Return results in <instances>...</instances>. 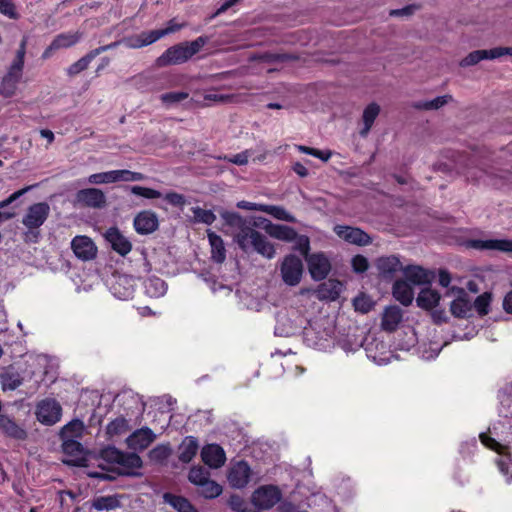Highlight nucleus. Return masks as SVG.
I'll use <instances>...</instances> for the list:
<instances>
[{
	"instance_id": "53",
	"label": "nucleus",
	"mask_w": 512,
	"mask_h": 512,
	"mask_svg": "<svg viewBox=\"0 0 512 512\" xmlns=\"http://www.w3.org/2000/svg\"><path fill=\"white\" fill-rule=\"evenodd\" d=\"M0 13L13 20L20 17V14L12 0H0Z\"/></svg>"
},
{
	"instance_id": "1",
	"label": "nucleus",
	"mask_w": 512,
	"mask_h": 512,
	"mask_svg": "<svg viewBox=\"0 0 512 512\" xmlns=\"http://www.w3.org/2000/svg\"><path fill=\"white\" fill-rule=\"evenodd\" d=\"M220 216L232 229L233 240L243 252H257L267 259L275 257L274 245L255 229L256 223L251 219L243 218L240 214L230 211H222Z\"/></svg>"
},
{
	"instance_id": "57",
	"label": "nucleus",
	"mask_w": 512,
	"mask_h": 512,
	"mask_svg": "<svg viewBox=\"0 0 512 512\" xmlns=\"http://www.w3.org/2000/svg\"><path fill=\"white\" fill-rule=\"evenodd\" d=\"M353 305L356 311L367 313L372 309V301L365 295H360L353 300Z\"/></svg>"
},
{
	"instance_id": "52",
	"label": "nucleus",
	"mask_w": 512,
	"mask_h": 512,
	"mask_svg": "<svg viewBox=\"0 0 512 512\" xmlns=\"http://www.w3.org/2000/svg\"><path fill=\"white\" fill-rule=\"evenodd\" d=\"M189 94L183 91L164 93L160 96L163 104L171 106L187 99Z\"/></svg>"
},
{
	"instance_id": "50",
	"label": "nucleus",
	"mask_w": 512,
	"mask_h": 512,
	"mask_svg": "<svg viewBox=\"0 0 512 512\" xmlns=\"http://www.w3.org/2000/svg\"><path fill=\"white\" fill-rule=\"evenodd\" d=\"M1 384L4 390H15L22 384V378L17 373L1 375Z\"/></svg>"
},
{
	"instance_id": "62",
	"label": "nucleus",
	"mask_w": 512,
	"mask_h": 512,
	"mask_svg": "<svg viewBox=\"0 0 512 512\" xmlns=\"http://www.w3.org/2000/svg\"><path fill=\"white\" fill-rule=\"evenodd\" d=\"M121 43L130 49H139L144 47L141 41L140 34L125 37L121 40Z\"/></svg>"
},
{
	"instance_id": "7",
	"label": "nucleus",
	"mask_w": 512,
	"mask_h": 512,
	"mask_svg": "<svg viewBox=\"0 0 512 512\" xmlns=\"http://www.w3.org/2000/svg\"><path fill=\"white\" fill-rule=\"evenodd\" d=\"M506 55L512 56V47H495L489 50H475L464 57L459 62V65L464 68L470 67L478 64L482 60H493Z\"/></svg>"
},
{
	"instance_id": "18",
	"label": "nucleus",
	"mask_w": 512,
	"mask_h": 512,
	"mask_svg": "<svg viewBox=\"0 0 512 512\" xmlns=\"http://www.w3.org/2000/svg\"><path fill=\"white\" fill-rule=\"evenodd\" d=\"M201 458L203 462L211 468L221 467L226 460L224 450L217 444H210L203 447Z\"/></svg>"
},
{
	"instance_id": "17",
	"label": "nucleus",
	"mask_w": 512,
	"mask_h": 512,
	"mask_svg": "<svg viewBox=\"0 0 512 512\" xmlns=\"http://www.w3.org/2000/svg\"><path fill=\"white\" fill-rule=\"evenodd\" d=\"M142 464V459L136 453L123 452V458L118 463L120 474L139 477L142 475L141 472H139Z\"/></svg>"
},
{
	"instance_id": "45",
	"label": "nucleus",
	"mask_w": 512,
	"mask_h": 512,
	"mask_svg": "<svg viewBox=\"0 0 512 512\" xmlns=\"http://www.w3.org/2000/svg\"><path fill=\"white\" fill-rule=\"evenodd\" d=\"M117 179V174H115V170L107 171V172H100L91 174L88 177V182L90 184H108V183H115Z\"/></svg>"
},
{
	"instance_id": "11",
	"label": "nucleus",
	"mask_w": 512,
	"mask_h": 512,
	"mask_svg": "<svg viewBox=\"0 0 512 512\" xmlns=\"http://www.w3.org/2000/svg\"><path fill=\"white\" fill-rule=\"evenodd\" d=\"M71 249L82 261H90L97 256V246L90 237L85 235L75 236L71 241Z\"/></svg>"
},
{
	"instance_id": "46",
	"label": "nucleus",
	"mask_w": 512,
	"mask_h": 512,
	"mask_svg": "<svg viewBox=\"0 0 512 512\" xmlns=\"http://www.w3.org/2000/svg\"><path fill=\"white\" fill-rule=\"evenodd\" d=\"M492 295L490 292H484L479 295L474 301V307L479 315L484 316L489 313Z\"/></svg>"
},
{
	"instance_id": "5",
	"label": "nucleus",
	"mask_w": 512,
	"mask_h": 512,
	"mask_svg": "<svg viewBox=\"0 0 512 512\" xmlns=\"http://www.w3.org/2000/svg\"><path fill=\"white\" fill-rule=\"evenodd\" d=\"M282 498L281 490L275 485H263L257 488L251 502L258 509L268 510L275 506Z\"/></svg>"
},
{
	"instance_id": "28",
	"label": "nucleus",
	"mask_w": 512,
	"mask_h": 512,
	"mask_svg": "<svg viewBox=\"0 0 512 512\" xmlns=\"http://www.w3.org/2000/svg\"><path fill=\"white\" fill-rule=\"evenodd\" d=\"M380 106L373 102V103H370L363 111V114H362V123H363V127L360 129L359 131V134L361 137H366L373 124H374V121L376 120V118L378 117L379 113H380Z\"/></svg>"
},
{
	"instance_id": "31",
	"label": "nucleus",
	"mask_w": 512,
	"mask_h": 512,
	"mask_svg": "<svg viewBox=\"0 0 512 512\" xmlns=\"http://www.w3.org/2000/svg\"><path fill=\"white\" fill-rule=\"evenodd\" d=\"M199 445L194 437H186L179 446V460L189 463L197 454Z\"/></svg>"
},
{
	"instance_id": "58",
	"label": "nucleus",
	"mask_w": 512,
	"mask_h": 512,
	"mask_svg": "<svg viewBox=\"0 0 512 512\" xmlns=\"http://www.w3.org/2000/svg\"><path fill=\"white\" fill-rule=\"evenodd\" d=\"M25 53H26V40L23 39L21 41L19 49L16 53V58L14 59V61L10 65V67H13L14 70L23 71Z\"/></svg>"
},
{
	"instance_id": "42",
	"label": "nucleus",
	"mask_w": 512,
	"mask_h": 512,
	"mask_svg": "<svg viewBox=\"0 0 512 512\" xmlns=\"http://www.w3.org/2000/svg\"><path fill=\"white\" fill-rule=\"evenodd\" d=\"M120 505L119 500L115 496H103L96 498L92 507L98 511L112 510Z\"/></svg>"
},
{
	"instance_id": "29",
	"label": "nucleus",
	"mask_w": 512,
	"mask_h": 512,
	"mask_svg": "<svg viewBox=\"0 0 512 512\" xmlns=\"http://www.w3.org/2000/svg\"><path fill=\"white\" fill-rule=\"evenodd\" d=\"M393 296L401 304L408 306L412 303L414 293L412 287L404 280H397L393 285Z\"/></svg>"
},
{
	"instance_id": "33",
	"label": "nucleus",
	"mask_w": 512,
	"mask_h": 512,
	"mask_svg": "<svg viewBox=\"0 0 512 512\" xmlns=\"http://www.w3.org/2000/svg\"><path fill=\"white\" fill-rule=\"evenodd\" d=\"M164 501L178 512H198L197 509L184 497L165 493Z\"/></svg>"
},
{
	"instance_id": "24",
	"label": "nucleus",
	"mask_w": 512,
	"mask_h": 512,
	"mask_svg": "<svg viewBox=\"0 0 512 512\" xmlns=\"http://www.w3.org/2000/svg\"><path fill=\"white\" fill-rule=\"evenodd\" d=\"M403 273L408 281L415 285L429 284L434 278V273L423 269L420 266L403 267Z\"/></svg>"
},
{
	"instance_id": "40",
	"label": "nucleus",
	"mask_w": 512,
	"mask_h": 512,
	"mask_svg": "<svg viewBox=\"0 0 512 512\" xmlns=\"http://www.w3.org/2000/svg\"><path fill=\"white\" fill-rule=\"evenodd\" d=\"M263 212L267 213L278 220H283L287 222H295V217L287 212L283 207L276 205H267L264 204Z\"/></svg>"
},
{
	"instance_id": "60",
	"label": "nucleus",
	"mask_w": 512,
	"mask_h": 512,
	"mask_svg": "<svg viewBox=\"0 0 512 512\" xmlns=\"http://www.w3.org/2000/svg\"><path fill=\"white\" fill-rule=\"evenodd\" d=\"M352 267L356 273H363L368 269L369 263L364 256L356 255L352 258Z\"/></svg>"
},
{
	"instance_id": "8",
	"label": "nucleus",
	"mask_w": 512,
	"mask_h": 512,
	"mask_svg": "<svg viewBox=\"0 0 512 512\" xmlns=\"http://www.w3.org/2000/svg\"><path fill=\"white\" fill-rule=\"evenodd\" d=\"M309 273L315 281H321L327 277L331 270V264L327 256L322 253H313L305 258Z\"/></svg>"
},
{
	"instance_id": "4",
	"label": "nucleus",
	"mask_w": 512,
	"mask_h": 512,
	"mask_svg": "<svg viewBox=\"0 0 512 512\" xmlns=\"http://www.w3.org/2000/svg\"><path fill=\"white\" fill-rule=\"evenodd\" d=\"M50 214V206L46 202H38L30 205L22 218V224L27 228L28 234L35 235L47 220Z\"/></svg>"
},
{
	"instance_id": "22",
	"label": "nucleus",
	"mask_w": 512,
	"mask_h": 512,
	"mask_svg": "<svg viewBox=\"0 0 512 512\" xmlns=\"http://www.w3.org/2000/svg\"><path fill=\"white\" fill-rule=\"evenodd\" d=\"M134 280L127 275H119L116 277L115 283L112 285L113 294L121 299L127 300L134 294Z\"/></svg>"
},
{
	"instance_id": "43",
	"label": "nucleus",
	"mask_w": 512,
	"mask_h": 512,
	"mask_svg": "<svg viewBox=\"0 0 512 512\" xmlns=\"http://www.w3.org/2000/svg\"><path fill=\"white\" fill-rule=\"evenodd\" d=\"M199 489L200 494L205 498H215L222 493V487L210 478L203 482Z\"/></svg>"
},
{
	"instance_id": "14",
	"label": "nucleus",
	"mask_w": 512,
	"mask_h": 512,
	"mask_svg": "<svg viewBox=\"0 0 512 512\" xmlns=\"http://www.w3.org/2000/svg\"><path fill=\"white\" fill-rule=\"evenodd\" d=\"M105 239L111 248L121 256H126L132 249L131 242L116 227H111L105 232Z\"/></svg>"
},
{
	"instance_id": "54",
	"label": "nucleus",
	"mask_w": 512,
	"mask_h": 512,
	"mask_svg": "<svg viewBox=\"0 0 512 512\" xmlns=\"http://www.w3.org/2000/svg\"><path fill=\"white\" fill-rule=\"evenodd\" d=\"M297 149L301 153L312 155L314 157H317V158L321 159L324 162H327L331 158V156H332V152L330 150L322 151V150H318V149H315V148L307 147V146H304V145H298Z\"/></svg>"
},
{
	"instance_id": "41",
	"label": "nucleus",
	"mask_w": 512,
	"mask_h": 512,
	"mask_svg": "<svg viewBox=\"0 0 512 512\" xmlns=\"http://www.w3.org/2000/svg\"><path fill=\"white\" fill-rule=\"evenodd\" d=\"M95 58L92 51L87 53L85 56L80 58L78 61L74 62L67 68V74L69 76H75L80 72L84 71L88 68L90 62Z\"/></svg>"
},
{
	"instance_id": "61",
	"label": "nucleus",
	"mask_w": 512,
	"mask_h": 512,
	"mask_svg": "<svg viewBox=\"0 0 512 512\" xmlns=\"http://www.w3.org/2000/svg\"><path fill=\"white\" fill-rule=\"evenodd\" d=\"M230 508L235 512H246L245 501L238 495H232L228 501Z\"/></svg>"
},
{
	"instance_id": "23",
	"label": "nucleus",
	"mask_w": 512,
	"mask_h": 512,
	"mask_svg": "<svg viewBox=\"0 0 512 512\" xmlns=\"http://www.w3.org/2000/svg\"><path fill=\"white\" fill-rule=\"evenodd\" d=\"M402 310L398 306H388L382 314L381 328L386 332H393L402 321Z\"/></svg>"
},
{
	"instance_id": "39",
	"label": "nucleus",
	"mask_w": 512,
	"mask_h": 512,
	"mask_svg": "<svg viewBox=\"0 0 512 512\" xmlns=\"http://www.w3.org/2000/svg\"><path fill=\"white\" fill-rule=\"evenodd\" d=\"M31 189V186H27L23 189H20L14 193H12L7 199L0 202V213H6L11 214L9 219L13 218L15 216V210L14 208H8L10 204H12L14 201H16L18 198H20L22 195H24L26 192H28Z\"/></svg>"
},
{
	"instance_id": "64",
	"label": "nucleus",
	"mask_w": 512,
	"mask_h": 512,
	"mask_svg": "<svg viewBox=\"0 0 512 512\" xmlns=\"http://www.w3.org/2000/svg\"><path fill=\"white\" fill-rule=\"evenodd\" d=\"M165 199L173 206L182 207L185 205L186 200L182 194L170 192L165 195Z\"/></svg>"
},
{
	"instance_id": "44",
	"label": "nucleus",
	"mask_w": 512,
	"mask_h": 512,
	"mask_svg": "<svg viewBox=\"0 0 512 512\" xmlns=\"http://www.w3.org/2000/svg\"><path fill=\"white\" fill-rule=\"evenodd\" d=\"M194 222L212 224L216 216L211 210L202 209L201 207L192 208Z\"/></svg>"
},
{
	"instance_id": "12",
	"label": "nucleus",
	"mask_w": 512,
	"mask_h": 512,
	"mask_svg": "<svg viewBox=\"0 0 512 512\" xmlns=\"http://www.w3.org/2000/svg\"><path fill=\"white\" fill-rule=\"evenodd\" d=\"M468 246L476 250L512 253V240L510 239H474L468 242Z\"/></svg>"
},
{
	"instance_id": "48",
	"label": "nucleus",
	"mask_w": 512,
	"mask_h": 512,
	"mask_svg": "<svg viewBox=\"0 0 512 512\" xmlns=\"http://www.w3.org/2000/svg\"><path fill=\"white\" fill-rule=\"evenodd\" d=\"M294 243L293 249L298 251L304 258L308 257L310 250V240L306 235H299L295 233V238L292 241Z\"/></svg>"
},
{
	"instance_id": "35",
	"label": "nucleus",
	"mask_w": 512,
	"mask_h": 512,
	"mask_svg": "<svg viewBox=\"0 0 512 512\" xmlns=\"http://www.w3.org/2000/svg\"><path fill=\"white\" fill-rule=\"evenodd\" d=\"M416 301L419 307L432 309L439 303L440 294L435 290L426 288L419 293Z\"/></svg>"
},
{
	"instance_id": "36",
	"label": "nucleus",
	"mask_w": 512,
	"mask_h": 512,
	"mask_svg": "<svg viewBox=\"0 0 512 512\" xmlns=\"http://www.w3.org/2000/svg\"><path fill=\"white\" fill-rule=\"evenodd\" d=\"M452 100L451 95L438 96L428 101H418L412 104V107L417 110H437Z\"/></svg>"
},
{
	"instance_id": "2",
	"label": "nucleus",
	"mask_w": 512,
	"mask_h": 512,
	"mask_svg": "<svg viewBox=\"0 0 512 512\" xmlns=\"http://www.w3.org/2000/svg\"><path fill=\"white\" fill-rule=\"evenodd\" d=\"M207 42V37L200 36L191 42H182L173 45L157 58L156 63L159 67L185 63L197 54Z\"/></svg>"
},
{
	"instance_id": "20",
	"label": "nucleus",
	"mask_w": 512,
	"mask_h": 512,
	"mask_svg": "<svg viewBox=\"0 0 512 512\" xmlns=\"http://www.w3.org/2000/svg\"><path fill=\"white\" fill-rule=\"evenodd\" d=\"M21 77V70H14L13 67H9L8 72L2 78L0 84V94L5 98H10L15 95L17 85Z\"/></svg>"
},
{
	"instance_id": "10",
	"label": "nucleus",
	"mask_w": 512,
	"mask_h": 512,
	"mask_svg": "<svg viewBox=\"0 0 512 512\" xmlns=\"http://www.w3.org/2000/svg\"><path fill=\"white\" fill-rule=\"evenodd\" d=\"M333 231L339 238L350 244L366 246L372 242L371 237L366 232L357 227L336 225L333 228Z\"/></svg>"
},
{
	"instance_id": "55",
	"label": "nucleus",
	"mask_w": 512,
	"mask_h": 512,
	"mask_svg": "<svg viewBox=\"0 0 512 512\" xmlns=\"http://www.w3.org/2000/svg\"><path fill=\"white\" fill-rule=\"evenodd\" d=\"M101 457L111 464L118 465L119 461L123 458V452L115 447H107L101 451Z\"/></svg>"
},
{
	"instance_id": "27",
	"label": "nucleus",
	"mask_w": 512,
	"mask_h": 512,
	"mask_svg": "<svg viewBox=\"0 0 512 512\" xmlns=\"http://www.w3.org/2000/svg\"><path fill=\"white\" fill-rule=\"evenodd\" d=\"M211 246V259L216 263H223L226 259V249L223 239L212 231L207 233Z\"/></svg>"
},
{
	"instance_id": "26",
	"label": "nucleus",
	"mask_w": 512,
	"mask_h": 512,
	"mask_svg": "<svg viewBox=\"0 0 512 512\" xmlns=\"http://www.w3.org/2000/svg\"><path fill=\"white\" fill-rule=\"evenodd\" d=\"M265 221L267 224L264 226V229L271 237L285 242H292L295 238L296 231L294 228Z\"/></svg>"
},
{
	"instance_id": "63",
	"label": "nucleus",
	"mask_w": 512,
	"mask_h": 512,
	"mask_svg": "<svg viewBox=\"0 0 512 512\" xmlns=\"http://www.w3.org/2000/svg\"><path fill=\"white\" fill-rule=\"evenodd\" d=\"M251 156V150H245L241 153L235 154L232 157H225L224 159L236 165H245L248 163V159Z\"/></svg>"
},
{
	"instance_id": "6",
	"label": "nucleus",
	"mask_w": 512,
	"mask_h": 512,
	"mask_svg": "<svg viewBox=\"0 0 512 512\" xmlns=\"http://www.w3.org/2000/svg\"><path fill=\"white\" fill-rule=\"evenodd\" d=\"M35 414L40 423L51 426L61 419L62 407L55 399L46 398L38 402Z\"/></svg>"
},
{
	"instance_id": "47",
	"label": "nucleus",
	"mask_w": 512,
	"mask_h": 512,
	"mask_svg": "<svg viewBox=\"0 0 512 512\" xmlns=\"http://www.w3.org/2000/svg\"><path fill=\"white\" fill-rule=\"evenodd\" d=\"M62 449L66 455L79 456L83 453L84 448L77 439H62Z\"/></svg>"
},
{
	"instance_id": "15",
	"label": "nucleus",
	"mask_w": 512,
	"mask_h": 512,
	"mask_svg": "<svg viewBox=\"0 0 512 512\" xmlns=\"http://www.w3.org/2000/svg\"><path fill=\"white\" fill-rule=\"evenodd\" d=\"M250 473V467L245 461L237 462L229 470V484L234 488H244L249 482Z\"/></svg>"
},
{
	"instance_id": "25",
	"label": "nucleus",
	"mask_w": 512,
	"mask_h": 512,
	"mask_svg": "<svg viewBox=\"0 0 512 512\" xmlns=\"http://www.w3.org/2000/svg\"><path fill=\"white\" fill-rule=\"evenodd\" d=\"M0 430L14 439L24 440L27 437L26 431L13 418L2 413H0Z\"/></svg>"
},
{
	"instance_id": "19",
	"label": "nucleus",
	"mask_w": 512,
	"mask_h": 512,
	"mask_svg": "<svg viewBox=\"0 0 512 512\" xmlns=\"http://www.w3.org/2000/svg\"><path fill=\"white\" fill-rule=\"evenodd\" d=\"M134 227L137 233L145 235L154 232L158 227V219L155 213L142 211L134 218Z\"/></svg>"
},
{
	"instance_id": "21",
	"label": "nucleus",
	"mask_w": 512,
	"mask_h": 512,
	"mask_svg": "<svg viewBox=\"0 0 512 512\" xmlns=\"http://www.w3.org/2000/svg\"><path fill=\"white\" fill-rule=\"evenodd\" d=\"M341 290L342 284L340 281L329 279L317 287L315 294L319 300L334 301L339 297Z\"/></svg>"
},
{
	"instance_id": "16",
	"label": "nucleus",
	"mask_w": 512,
	"mask_h": 512,
	"mask_svg": "<svg viewBox=\"0 0 512 512\" xmlns=\"http://www.w3.org/2000/svg\"><path fill=\"white\" fill-rule=\"evenodd\" d=\"M155 439L156 435L154 432L148 427H143L134 431L126 439V442L130 449L142 451L146 449Z\"/></svg>"
},
{
	"instance_id": "34",
	"label": "nucleus",
	"mask_w": 512,
	"mask_h": 512,
	"mask_svg": "<svg viewBox=\"0 0 512 512\" xmlns=\"http://www.w3.org/2000/svg\"><path fill=\"white\" fill-rule=\"evenodd\" d=\"M144 287L146 294L154 298L163 296L167 290L164 280L155 276L148 278L144 283Z\"/></svg>"
},
{
	"instance_id": "56",
	"label": "nucleus",
	"mask_w": 512,
	"mask_h": 512,
	"mask_svg": "<svg viewBox=\"0 0 512 512\" xmlns=\"http://www.w3.org/2000/svg\"><path fill=\"white\" fill-rule=\"evenodd\" d=\"M130 191L134 195L141 196L147 199H155L161 197V193L159 191L142 186H132L130 187Z\"/></svg>"
},
{
	"instance_id": "49",
	"label": "nucleus",
	"mask_w": 512,
	"mask_h": 512,
	"mask_svg": "<svg viewBox=\"0 0 512 512\" xmlns=\"http://www.w3.org/2000/svg\"><path fill=\"white\" fill-rule=\"evenodd\" d=\"M209 471L203 467H192L189 471V481L196 486H200L203 482L209 479Z\"/></svg>"
},
{
	"instance_id": "51",
	"label": "nucleus",
	"mask_w": 512,
	"mask_h": 512,
	"mask_svg": "<svg viewBox=\"0 0 512 512\" xmlns=\"http://www.w3.org/2000/svg\"><path fill=\"white\" fill-rule=\"evenodd\" d=\"M171 454V449L168 445H158L149 452V458L155 462H163Z\"/></svg>"
},
{
	"instance_id": "13",
	"label": "nucleus",
	"mask_w": 512,
	"mask_h": 512,
	"mask_svg": "<svg viewBox=\"0 0 512 512\" xmlns=\"http://www.w3.org/2000/svg\"><path fill=\"white\" fill-rule=\"evenodd\" d=\"M450 292L456 295V299L450 304V311L457 318H465L471 311V303L468 294L463 288L452 287Z\"/></svg>"
},
{
	"instance_id": "9",
	"label": "nucleus",
	"mask_w": 512,
	"mask_h": 512,
	"mask_svg": "<svg viewBox=\"0 0 512 512\" xmlns=\"http://www.w3.org/2000/svg\"><path fill=\"white\" fill-rule=\"evenodd\" d=\"M75 203L83 207L99 209L105 207L106 196L98 188H85L75 194Z\"/></svg>"
},
{
	"instance_id": "3",
	"label": "nucleus",
	"mask_w": 512,
	"mask_h": 512,
	"mask_svg": "<svg viewBox=\"0 0 512 512\" xmlns=\"http://www.w3.org/2000/svg\"><path fill=\"white\" fill-rule=\"evenodd\" d=\"M303 271L302 260L294 254L286 255L279 266L282 281L290 287H295L301 282Z\"/></svg>"
},
{
	"instance_id": "59",
	"label": "nucleus",
	"mask_w": 512,
	"mask_h": 512,
	"mask_svg": "<svg viewBox=\"0 0 512 512\" xmlns=\"http://www.w3.org/2000/svg\"><path fill=\"white\" fill-rule=\"evenodd\" d=\"M139 34L144 47L155 43L163 37V33L160 30L143 31Z\"/></svg>"
},
{
	"instance_id": "37",
	"label": "nucleus",
	"mask_w": 512,
	"mask_h": 512,
	"mask_svg": "<svg viewBox=\"0 0 512 512\" xmlns=\"http://www.w3.org/2000/svg\"><path fill=\"white\" fill-rule=\"evenodd\" d=\"M80 39L78 33H66L58 35L49 46L48 50L67 48L76 44Z\"/></svg>"
},
{
	"instance_id": "32",
	"label": "nucleus",
	"mask_w": 512,
	"mask_h": 512,
	"mask_svg": "<svg viewBox=\"0 0 512 512\" xmlns=\"http://www.w3.org/2000/svg\"><path fill=\"white\" fill-rule=\"evenodd\" d=\"M85 429L81 420L73 419L61 429L60 436L62 439H80L84 435Z\"/></svg>"
},
{
	"instance_id": "30",
	"label": "nucleus",
	"mask_w": 512,
	"mask_h": 512,
	"mask_svg": "<svg viewBox=\"0 0 512 512\" xmlns=\"http://www.w3.org/2000/svg\"><path fill=\"white\" fill-rule=\"evenodd\" d=\"M378 271L384 276H390L397 271H402L403 266L396 256L380 257L376 262Z\"/></svg>"
},
{
	"instance_id": "38",
	"label": "nucleus",
	"mask_w": 512,
	"mask_h": 512,
	"mask_svg": "<svg viewBox=\"0 0 512 512\" xmlns=\"http://www.w3.org/2000/svg\"><path fill=\"white\" fill-rule=\"evenodd\" d=\"M129 429V422L123 417H118L107 425L106 433L113 437L125 434Z\"/></svg>"
}]
</instances>
